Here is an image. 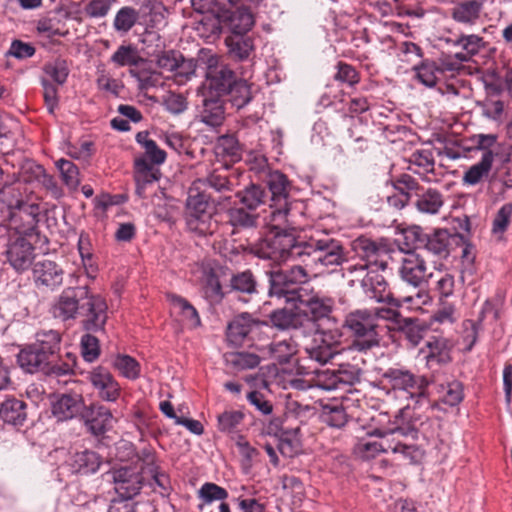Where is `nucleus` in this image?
I'll list each match as a JSON object with an SVG mask.
<instances>
[{"instance_id": "1", "label": "nucleus", "mask_w": 512, "mask_h": 512, "mask_svg": "<svg viewBox=\"0 0 512 512\" xmlns=\"http://www.w3.org/2000/svg\"><path fill=\"white\" fill-rule=\"evenodd\" d=\"M108 305L99 294H94L88 284L63 289L51 308L52 316L61 321H74L82 317L81 326L87 332L104 331L108 319Z\"/></svg>"}, {"instance_id": "2", "label": "nucleus", "mask_w": 512, "mask_h": 512, "mask_svg": "<svg viewBox=\"0 0 512 512\" xmlns=\"http://www.w3.org/2000/svg\"><path fill=\"white\" fill-rule=\"evenodd\" d=\"M429 425L428 420L414 419L408 423H400L393 429L374 428L367 432L366 437L357 441L354 453L363 460H370L382 452L391 451L400 454L403 459L416 462L420 457V450L413 444L404 443L400 437L417 439L419 434L428 437Z\"/></svg>"}, {"instance_id": "3", "label": "nucleus", "mask_w": 512, "mask_h": 512, "mask_svg": "<svg viewBox=\"0 0 512 512\" xmlns=\"http://www.w3.org/2000/svg\"><path fill=\"white\" fill-rule=\"evenodd\" d=\"M381 382L388 389L387 394L394 398L407 401L396 416L397 422L411 418L410 409L429 405L427 394L428 381L423 376H418L410 370L402 367H389L381 375Z\"/></svg>"}, {"instance_id": "4", "label": "nucleus", "mask_w": 512, "mask_h": 512, "mask_svg": "<svg viewBox=\"0 0 512 512\" xmlns=\"http://www.w3.org/2000/svg\"><path fill=\"white\" fill-rule=\"evenodd\" d=\"M286 224H277L271 219V231L251 246V253L258 258L272 260L276 263L288 260L301 262L305 241H298L292 232L282 227Z\"/></svg>"}, {"instance_id": "5", "label": "nucleus", "mask_w": 512, "mask_h": 512, "mask_svg": "<svg viewBox=\"0 0 512 512\" xmlns=\"http://www.w3.org/2000/svg\"><path fill=\"white\" fill-rule=\"evenodd\" d=\"M208 194L200 191L195 184L190 187L185 203L184 219L189 231L199 236L217 233L218 224L213 220V207Z\"/></svg>"}, {"instance_id": "6", "label": "nucleus", "mask_w": 512, "mask_h": 512, "mask_svg": "<svg viewBox=\"0 0 512 512\" xmlns=\"http://www.w3.org/2000/svg\"><path fill=\"white\" fill-rule=\"evenodd\" d=\"M345 277L351 286L358 283L364 294L377 302L388 303L399 307L400 302L393 298L389 284L382 273L366 268L360 263H348L342 269Z\"/></svg>"}, {"instance_id": "7", "label": "nucleus", "mask_w": 512, "mask_h": 512, "mask_svg": "<svg viewBox=\"0 0 512 512\" xmlns=\"http://www.w3.org/2000/svg\"><path fill=\"white\" fill-rule=\"evenodd\" d=\"M307 267L296 264L285 270L266 271L268 276V295L278 299H285L287 303H296L299 295H302L306 288L301 287L309 280Z\"/></svg>"}, {"instance_id": "8", "label": "nucleus", "mask_w": 512, "mask_h": 512, "mask_svg": "<svg viewBox=\"0 0 512 512\" xmlns=\"http://www.w3.org/2000/svg\"><path fill=\"white\" fill-rule=\"evenodd\" d=\"M346 261L343 245L331 237L305 241L301 263L312 270L322 272L321 268L342 265Z\"/></svg>"}, {"instance_id": "9", "label": "nucleus", "mask_w": 512, "mask_h": 512, "mask_svg": "<svg viewBox=\"0 0 512 512\" xmlns=\"http://www.w3.org/2000/svg\"><path fill=\"white\" fill-rule=\"evenodd\" d=\"M343 327L354 337L351 348L357 351L366 352L380 344L378 323H375V315L370 309L349 312L345 316Z\"/></svg>"}, {"instance_id": "10", "label": "nucleus", "mask_w": 512, "mask_h": 512, "mask_svg": "<svg viewBox=\"0 0 512 512\" xmlns=\"http://www.w3.org/2000/svg\"><path fill=\"white\" fill-rule=\"evenodd\" d=\"M265 182L271 194L270 218L277 224L289 223L290 181L284 173L276 170L268 172Z\"/></svg>"}, {"instance_id": "11", "label": "nucleus", "mask_w": 512, "mask_h": 512, "mask_svg": "<svg viewBox=\"0 0 512 512\" xmlns=\"http://www.w3.org/2000/svg\"><path fill=\"white\" fill-rule=\"evenodd\" d=\"M342 333L339 329L318 328L309 343L304 346V352L310 360L326 364L340 353Z\"/></svg>"}, {"instance_id": "12", "label": "nucleus", "mask_w": 512, "mask_h": 512, "mask_svg": "<svg viewBox=\"0 0 512 512\" xmlns=\"http://www.w3.org/2000/svg\"><path fill=\"white\" fill-rule=\"evenodd\" d=\"M5 263L17 273L30 269L35 259V247L27 235L19 231L10 232L3 251Z\"/></svg>"}, {"instance_id": "13", "label": "nucleus", "mask_w": 512, "mask_h": 512, "mask_svg": "<svg viewBox=\"0 0 512 512\" xmlns=\"http://www.w3.org/2000/svg\"><path fill=\"white\" fill-rule=\"evenodd\" d=\"M404 235L415 249L425 250L440 259L449 256L450 234L446 229L426 233L420 226H412L405 230Z\"/></svg>"}, {"instance_id": "14", "label": "nucleus", "mask_w": 512, "mask_h": 512, "mask_svg": "<svg viewBox=\"0 0 512 512\" xmlns=\"http://www.w3.org/2000/svg\"><path fill=\"white\" fill-rule=\"evenodd\" d=\"M358 262L366 268L377 271L378 273L384 272L388 267L389 248L383 243H379L370 238L360 236L356 238L352 244Z\"/></svg>"}, {"instance_id": "15", "label": "nucleus", "mask_w": 512, "mask_h": 512, "mask_svg": "<svg viewBox=\"0 0 512 512\" xmlns=\"http://www.w3.org/2000/svg\"><path fill=\"white\" fill-rule=\"evenodd\" d=\"M297 309L305 317V323H317L320 321H334L332 312L335 302L331 297L324 296L313 290H306L299 295Z\"/></svg>"}, {"instance_id": "16", "label": "nucleus", "mask_w": 512, "mask_h": 512, "mask_svg": "<svg viewBox=\"0 0 512 512\" xmlns=\"http://www.w3.org/2000/svg\"><path fill=\"white\" fill-rule=\"evenodd\" d=\"M155 63L158 68L173 72V80L177 85H184L190 81L197 69L195 59H186L180 51L174 49L161 51L156 55Z\"/></svg>"}, {"instance_id": "17", "label": "nucleus", "mask_w": 512, "mask_h": 512, "mask_svg": "<svg viewBox=\"0 0 512 512\" xmlns=\"http://www.w3.org/2000/svg\"><path fill=\"white\" fill-rule=\"evenodd\" d=\"M360 379V369L355 366H340L337 370L324 369L316 372L313 386L322 390H337L351 386Z\"/></svg>"}, {"instance_id": "18", "label": "nucleus", "mask_w": 512, "mask_h": 512, "mask_svg": "<svg viewBox=\"0 0 512 512\" xmlns=\"http://www.w3.org/2000/svg\"><path fill=\"white\" fill-rule=\"evenodd\" d=\"M205 77L203 90L222 96L238 80L235 72L226 64L219 63L216 56H210L208 58Z\"/></svg>"}, {"instance_id": "19", "label": "nucleus", "mask_w": 512, "mask_h": 512, "mask_svg": "<svg viewBox=\"0 0 512 512\" xmlns=\"http://www.w3.org/2000/svg\"><path fill=\"white\" fill-rule=\"evenodd\" d=\"M86 379L90 382L97 396L106 402H116L121 388L111 372L103 366H96L87 372Z\"/></svg>"}, {"instance_id": "20", "label": "nucleus", "mask_w": 512, "mask_h": 512, "mask_svg": "<svg viewBox=\"0 0 512 512\" xmlns=\"http://www.w3.org/2000/svg\"><path fill=\"white\" fill-rule=\"evenodd\" d=\"M114 490L120 499L131 500L137 496L143 486L144 477L132 467H120L112 471Z\"/></svg>"}, {"instance_id": "21", "label": "nucleus", "mask_w": 512, "mask_h": 512, "mask_svg": "<svg viewBox=\"0 0 512 512\" xmlns=\"http://www.w3.org/2000/svg\"><path fill=\"white\" fill-rule=\"evenodd\" d=\"M399 274L405 283L414 288H421L432 276L427 272V265L423 256L416 252L405 254L401 260Z\"/></svg>"}, {"instance_id": "22", "label": "nucleus", "mask_w": 512, "mask_h": 512, "mask_svg": "<svg viewBox=\"0 0 512 512\" xmlns=\"http://www.w3.org/2000/svg\"><path fill=\"white\" fill-rule=\"evenodd\" d=\"M64 271L54 261L42 260L33 266V279L35 285L49 290H55L63 283Z\"/></svg>"}, {"instance_id": "23", "label": "nucleus", "mask_w": 512, "mask_h": 512, "mask_svg": "<svg viewBox=\"0 0 512 512\" xmlns=\"http://www.w3.org/2000/svg\"><path fill=\"white\" fill-rule=\"evenodd\" d=\"M423 355L426 366L430 370H437L443 365L451 362V349L448 340L442 337H432L420 350Z\"/></svg>"}, {"instance_id": "24", "label": "nucleus", "mask_w": 512, "mask_h": 512, "mask_svg": "<svg viewBox=\"0 0 512 512\" xmlns=\"http://www.w3.org/2000/svg\"><path fill=\"white\" fill-rule=\"evenodd\" d=\"M266 322L255 319L249 313H242L228 324L227 339L234 345L243 343L246 337L257 332Z\"/></svg>"}, {"instance_id": "25", "label": "nucleus", "mask_w": 512, "mask_h": 512, "mask_svg": "<svg viewBox=\"0 0 512 512\" xmlns=\"http://www.w3.org/2000/svg\"><path fill=\"white\" fill-rule=\"evenodd\" d=\"M202 97V107L199 111L200 121L210 127L220 126L225 118L222 95L203 90Z\"/></svg>"}, {"instance_id": "26", "label": "nucleus", "mask_w": 512, "mask_h": 512, "mask_svg": "<svg viewBox=\"0 0 512 512\" xmlns=\"http://www.w3.org/2000/svg\"><path fill=\"white\" fill-rule=\"evenodd\" d=\"M88 430L95 436L104 434L111 425L112 413L110 409L100 403H92L90 406H84L82 412Z\"/></svg>"}, {"instance_id": "27", "label": "nucleus", "mask_w": 512, "mask_h": 512, "mask_svg": "<svg viewBox=\"0 0 512 512\" xmlns=\"http://www.w3.org/2000/svg\"><path fill=\"white\" fill-rule=\"evenodd\" d=\"M159 179V170L155 169L144 157L135 159L134 181L136 184L135 193L139 198L149 197V189Z\"/></svg>"}, {"instance_id": "28", "label": "nucleus", "mask_w": 512, "mask_h": 512, "mask_svg": "<svg viewBox=\"0 0 512 512\" xmlns=\"http://www.w3.org/2000/svg\"><path fill=\"white\" fill-rule=\"evenodd\" d=\"M85 403L82 395L61 394L52 403V414L59 420L65 421L72 419L78 415L82 416Z\"/></svg>"}, {"instance_id": "29", "label": "nucleus", "mask_w": 512, "mask_h": 512, "mask_svg": "<svg viewBox=\"0 0 512 512\" xmlns=\"http://www.w3.org/2000/svg\"><path fill=\"white\" fill-rule=\"evenodd\" d=\"M483 0H458L450 8L452 19L460 24L474 25L481 15Z\"/></svg>"}, {"instance_id": "30", "label": "nucleus", "mask_w": 512, "mask_h": 512, "mask_svg": "<svg viewBox=\"0 0 512 512\" xmlns=\"http://www.w3.org/2000/svg\"><path fill=\"white\" fill-rule=\"evenodd\" d=\"M0 419L4 423L23 426L27 420V404L15 396H7L0 404Z\"/></svg>"}, {"instance_id": "31", "label": "nucleus", "mask_w": 512, "mask_h": 512, "mask_svg": "<svg viewBox=\"0 0 512 512\" xmlns=\"http://www.w3.org/2000/svg\"><path fill=\"white\" fill-rule=\"evenodd\" d=\"M17 361L20 367L28 373L42 372L45 374L51 360L34 345H29L19 352Z\"/></svg>"}, {"instance_id": "32", "label": "nucleus", "mask_w": 512, "mask_h": 512, "mask_svg": "<svg viewBox=\"0 0 512 512\" xmlns=\"http://www.w3.org/2000/svg\"><path fill=\"white\" fill-rule=\"evenodd\" d=\"M294 309H277L270 313L269 318L273 326L280 330L298 329L305 326V317L297 309V303Z\"/></svg>"}, {"instance_id": "33", "label": "nucleus", "mask_w": 512, "mask_h": 512, "mask_svg": "<svg viewBox=\"0 0 512 512\" xmlns=\"http://www.w3.org/2000/svg\"><path fill=\"white\" fill-rule=\"evenodd\" d=\"M444 206L443 194L435 188L421 187L415 200V207L420 213L435 215Z\"/></svg>"}, {"instance_id": "34", "label": "nucleus", "mask_w": 512, "mask_h": 512, "mask_svg": "<svg viewBox=\"0 0 512 512\" xmlns=\"http://www.w3.org/2000/svg\"><path fill=\"white\" fill-rule=\"evenodd\" d=\"M73 473L88 475L98 471L101 465L100 456L90 450L74 453L68 460Z\"/></svg>"}, {"instance_id": "35", "label": "nucleus", "mask_w": 512, "mask_h": 512, "mask_svg": "<svg viewBox=\"0 0 512 512\" xmlns=\"http://www.w3.org/2000/svg\"><path fill=\"white\" fill-rule=\"evenodd\" d=\"M226 223L233 227V233L257 226L258 214L242 207H231L225 212Z\"/></svg>"}, {"instance_id": "36", "label": "nucleus", "mask_w": 512, "mask_h": 512, "mask_svg": "<svg viewBox=\"0 0 512 512\" xmlns=\"http://www.w3.org/2000/svg\"><path fill=\"white\" fill-rule=\"evenodd\" d=\"M226 46L231 59L235 61H244L249 59L254 51V42L250 36L234 34L226 37Z\"/></svg>"}, {"instance_id": "37", "label": "nucleus", "mask_w": 512, "mask_h": 512, "mask_svg": "<svg viewBox=\"0 0 512 512\" xmlns=\"http://www.w3.org/2000/svg\"><path fill=\"white\" fill-rule=\"evenodd\" d=\"M414 79L428 88H434L442 80L436 63L432 59H422L412 68Z\"/></svg>"}, {"instance_id": "38", "label": "nucleus", "mask_w": 512, "mask_h": 512, "mask_svg": "<svg viewBox=\"0 0 512 512\" xmlns=\"http://www.w3.org/2000/svg\"><path fill=\"white\" fill-rule=\"evenodd\" d=\"M61 334L56 330H43L36 334L34 345L42 354L50 360L57 357L60 351Z\"/></svg>"}, {"instance_id": "39", "label": "nucleus", "mask_w": 512, "mask_h": 512, "mask_svg": "<svg viewBox=\"0 0 512 512\" xmlns=\"http://www.w3.org/2000/svg\"><path fill=\"white\" fill-rule=\"evenodd\" d=\"M225 363L235 372L251 370L259 366L261 358L258 354L247 351L226 353Z\"/></svg>"}, {"instance_id": "40", "label": "nucleus", "mask_w": 512, "mask_h": 512, "mask_svg": "<svg viewBox=\"0 0 512 512\" xmlns=\"http://www.w3.org/2000/svg\"><path fill=\"white\" fill-rule=\"evenodd\" d=\"M494 161V153L485 151L480 161L472 165L463 176V181L468 185H476L488 176Z\"/></svg>"}, {"instance_id": "41", "label": "nucleus", "mask_w": 512, "mask_h": 512, "mask_svg": "<svg viewBox=\"0 0 512 512\" xmlns=\"http://www.w3.org/2000/svg\"><path fill=\"white\" fill-rule=\"evenodd\" d=\"M439 70L441 78L454 77L464 69L463 63L467 62V57L454 53H442L436 60H434Z\"/></svg>"}, {"instance_id": "42", "label": "nucleus", "mask_w": 512, "mask_h": 512, "mask_svg": "<svg viewBox=\"0 0 512 512\" xmlns=\"http://www.w3.org/2000/svg\"><path fill=\"white\" fill-rule=\"evenodd\" d=\"M254 23L255 18L252 11H249L245 6H241L233 11L228 18V26L231 30V35H245L252 29Z\"/></svg>"}, {"instance_id": "43", "label": "nucleus", "mask_w": 512, "mask_h": 512, "mask_svg": "<svg viewBox=\"0 0 512 512\" xmlns=\"http://www.w3.org/2000/svg\"><path fill=\"white\" fill-rule=\"evenodd\" d=\"M403 337L413 346H417L424 337L426 326L418 318H406L400 320V323L395 327Z\"/></svg>"}, {"instance_id": "44", "label": "nucleus", "mask_w": 512, "mask_h": 512, "mask_svg": "<svg viewBox=\"0 0 512 512\" xmlns=\"http://www.w3.org/2000/svg\"><path fill=\"white\" fill-rule=\"evenodd\" d=\"M215 152L217 156L230 162H237L242 158L240 144L233 135L219 137L215 146Z\"/></svg>"}, {"instance_id": "45", "label": "nucleus", "mask_w": 512, "mask_h": 512, "mask_svg": "<svg viewBox=\"0 0 512 512\" xmlns=\"http://www.w3.org/2000/svg\"><path fill=\"white\" fill-rule=\"evenodd\" d=\"M140 13L131 6L121 7L115 14L113 28L119 34H127L138 22Z\"/></svg>"}, {"instance_id": "46", "label": "nucleus", "mask_w": 512, "mask_h": 512, "mask_svg": "<svg viewBox=\"0 0 512 512\" xmlns=\"http://www.w3.org/2000/svg\"><path fill=\"white\" fill-rule=\"evenodd\" d=\"M391 185L394 190L404 197L405 200L411 201L412 197H417L420 188L422 187L419 182L410 174L402 173L391 179Z\"/></svg>"}, {"instance_id": "47", "label": "nucleus", "mask_w": 512, "mask_h": 512, "mask_svg": "<svg viewBox=\"0 0 512 512\" xmlns=\"http://www.w3.org/2000/svg\"><path fill=\"white\" fill-rule=\"evenodd\" d=\"M224 95L237 109L245 107L252 100L251 85L244 79H239Z\"/></svg>"}, {"instance_id": "48", "label": "nucleus", "mask_w": 512, "mask_h": 512, "mask_svg": "<svg viewBox=\"0 0 512 512\" xmlns=\"http://www.w3.org/2000/svg\"><path fill=\"white\" fill-rule=\"evenodd\" d=\"M237 198L248 210L254 211L265 203L267 192L256 184H250L245 189L237 192Z\"/></svg>"}, {"instance_id": "49", "label": "nucleus", "mask_w": 512, "mask_h": 512, "mask_svg": "<svg viewBox=\"0 0 512 512\" xmlns=\"http://www.w3.org/2000/svg\"><path fill=\"white\" fill-rule=\"evenodd\" d=\"M268 351L273 360L279 364H285L297 353V348L293 340L284 339L270 343Z\"/></svg>"}, {"instance_id": "50", "label": "nucleus", "mask_w": 512, "mask_h": 512, "mask_svg": "<svg viewBox=\"0 0 512 512\" xmlns=\"http://www.w3.org/2000/svg\"><path fill=\"white\" fill-rule=\"evenodd\" d=\"M439 399L442 403L454 407L459 405L464 399V387L458 380H452L441 384L439 388Z\"/></svg>"}, {"instance_id": "51", "label": "nucleus", "mask_w": 512, "mask_h": 512, "mask_svg": "<svg viewBox=\"0 0 512 512\" xmlns=\"http://www.w3.org/2000/svg\"><path fill=\"white\" fill-rule=\"evenodd\" d=\"M77 365V356L73 353H66L65 359L58 358V356L49 361L45 375L48 376H65L75 373Z\"/></svg>"}, {"instance_id": "52", "label": "nucleus", "mask_w": 512, "mask_h": 512, "mask_svg": "<svg viewBox=\"0 0 512 512\" xmlns=\"http://www.w3.org/2000/svg\"><path fill=\"white\" fill-rule=\"evenodd\" d=\"M193 184H202L217 192H224L232 190V183L229 180L227 169L222 167L214 169L205 179H199Z\"/></svg>"}, {"instance_id": "53", "label": "nucleus", "mask_w": 512, "mask_h": 512, "mask_svg": "<svg viewBox=\"0 0 512 512\" xmlns=\"http://www.w3.org/2000/svg\"><path fill=\"white\" fill-rule=\"evenodd\" d=\"M113 367L125 378L135 380L140 376V364L139 362L125 354H118L113 362Z\"/></svg>"}, {"instance_id": "54", "label": "nucleus", "mask_w": 512, "mask_h": 512, "mask_svg": "<svg viewBox=\"0 0 512 512\" xmlns=\"http://www.w3.org/2000/svg\"><path fill=\"white\" fill-rule=\"evenodd\" d=\"M410 167L415 174L424 176L434 171V158L429 150L415 151L410 156Z\"/></svg>"}, {"instance_id": "55", "label": "nucleus", "mask_w": 512, "mask_h": 512, "mask_svg": "<svg viewBox=\"0 0 512 512\" xmlns=\"http://www.w3.org/2000/svg\"><path fill=\"white\" fill-rule=\"evenodd\" d=\"M447 43H450L453 46H460L463 49V52H458V54L466 56L468 62L472 56L476 55L480 51V48L483 45V38L475 34L461 35L455 40L447 39Z\"/></svg>"}, {"instance_id": "56", "label": "nucleus", "mask_w": 512, "mask_h": 512, "mask_svg": "<svg viewBox=\"0 0 512 512\" xmlns=\"http://www.w3.org/2000/svg\"><path fill=\"white\" fill-rule=\"evenodd\" d=\"M169 299L173 307L179 311L183 320L187 321L193 327L200 326V316L192 304L185 298L174 294L170 295Z\"/></svg>"}, {"instance_id": "57", "label": "nucleus", "mask_w": 512, "mask_h": 512, "mask_svg": "<svg viewBox=\"0 0 512 512\" xmlns=\"http://www.w3.org/2000/svg\"><path fill=\"white\" fill-rule=\"evenodd\" d=\"M139 60L138 51L131 44L120 45L110 57V62L116 67L136 66Z\"/></svg>"}, {"instance_id": "58", "label": "nucleus", "mask_w": 512, "mask_h": 512, "mask_svg": "<svg viewBox=\"0 0 512 512\" xmlns=\"http://www.w3.org/2000/svg\"><path fill=\"white\" fill-rule=\"evenodd\" d=\"M323 421L334 428L345 426L348 421L347 413L342 404H326L322 409Z\"/></svg>"}, {"instance_id": "59", "label": "nucleus", "mask_w": 512, "mask_h": 512, "mask_svg": "<svg viewBox=\"0 0 512 512\" xmlns=\"http://www.w3.org/2000/svg\"><path fill=\"white\" fill-rule=\"evenodd\" d=\"M230 286L232 290L240 293L253 294L257 292V282L250 270L234 274L230 279Z\"/></svg>"}, {"instance_id": "60", "label": "nucleus", "mask_w": 512, "mask_h": 512, "mask_svg": "<svg viewBox=\"0 0 512 512\" xmlns=\"http://www.w3.org/2000/svg\"><path fill=\"white\" fill-rule=\"evenodd\" d=\"M146 475L151 478L150 486L155 492H158L162 497L170 496L173 491V487L170 476L167 472L158 467L154 470H150Z\"/></svg>"}, {"instance_id": "61", "label": "nucleus", "mask_w": 512, "mask_h": 512, "mask_svg": "<svg viewBox=\"0 0 512 512\" xmlns=\"http://www.w3.org/2000/svg\"><path fill=\"white\" fill-rule=\"evenodd\" d=\"M197 495L203 501V504L224 501L228 498L227 490L212 482H205L198 490Z\"/></svg>"}, {"instance_id": "62", "label": "nucleus", "mask_w": 512, "mask_h": 512, "mask_svg": "<svg viewBox=\"0 0 512 512\" xmlns=\"http://www.w3.org/2000/svg\"><path fill=\"white\" fill-rule=\"evenodd\" d=\"M244 414L237 410H228L219 414L217 417V427L220 432L232 433L242 423Z\"/></svg>"}, {"instance_id": "63", "label": "nucleus", "mask_w": 512, "mask_h": 512, "mask_svg": "<svg viewBox=\"0 0 512 512\" xmlns=\"http://www.w3.org/2000/svg\"><path fill=\"white\" fill-rule=\"evenodd\" d=\"M81 355L86 362L92 363L100 356V343L97 337L87 332L81 337Z\"/></svg>"}, {"instance_id": "64", "label": "nucleus", "mask_w": 512, "mask_h": 512, "mask_svg": "<svg viewBox=\"0 0 512 512\" xmlns=\"http://www.w3.org/2000/svg\"><path fill=\"white\" fill-rule=\"evenodd\" d=\"M63 182L71 187L76 188L80 184L78 167L70 160L60 159L56 162Z\"/></svg>"}]
</instances>
